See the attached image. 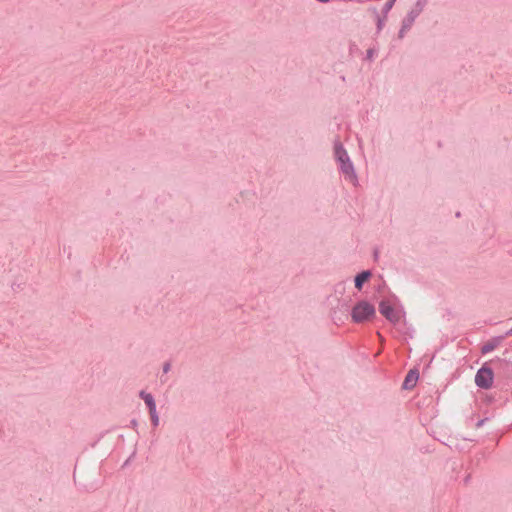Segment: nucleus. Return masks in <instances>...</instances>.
Returning a JSON list of instances; mask_svg holds the SVG:
<instances>
[{
	"instance_id": "obj_1",
	"label": "nucleus",
	"mask_w": 512,
	"mask_h": 512,
	"mask_svg": "<svg viewBox=\"0 0 512 512\" xmlns=\"http://www.w3.org/2000/svg\"><path fill=\"white\" fill-rule=\"evenodd\" d=\"M334 155L337 162L339 163L340 171L344 175L345 179L351 182L354 186H357L358 177L355 172L353 163L350 160L347 151L339 141L334 143Z\"/></svg>"
},
{
	"instance_id": "obj_2",
	"label": "nucleus",
	"mask_w": 512,
	"mask_h": 512,
	"mask_svg": "<svg viewBox=\"0 0 512 512\" xmlns=\"http://www.w3.org/2000/svg\"><path fill=\"white\" fill-rule=\"evenodd\" d=\"M375 307L369 302L359 301L352 309L351 317L355 323H362L375 317Z\"/></svg>"
},
{
	"instance_id": "obj_3",
	"label": "nucleus",
	"mask_w": 512,
	"mask_h": 512,
	"mask_svg": "<svg viewBox=\"0 0 512 512\" xmlns=\"http://www.w3.org/2000/svg\"><path fill=\"white\" fill-rule=\"evenodd\" d=\"M428 0H417L411 10L407 13V15L402 20L404 23V28H411L416 18L422 13L424 10Z\"/></svg>"
},
{
	"instance_id": "obj_4",
	"label": "nucleus",
	"mask_w": 512,
	"mask_h": 512,
	"mask_svg": "<svg viewBox=\"0 0 512 512\" xmlns=\"http://www.w3.org/2000/svg\"><path fill=\"white\" fill-rule=\"evenodd\" d=\"M475 383L478 387L489 389L493 383V371L488 367L480 368L475 376Z\"/></svg>"
},
{
	"instance_id": "obj_5",
	"label": "nucleus",
	"mask_w": 512,
	"mask_h": 512,
	"mask_svg": "<svg viewBox=\"0 0 512 512\" xmlns=\"http://www.w3.org/2000/svg\"><path fill=\"white\" fill-rule=\"evenodd\" d=\"M380 313L391 323L396 324L400 321V312L395 310L388 301L382 300L379 304Z\"/></svg>"
},
{
	"instance_id": "obj_6",
	"label": "nucleus",
	"mask_w": 512,
	"mask_h": 512,
	"mask_svg": "<svg viewBox=\"0 0 512 512\" xmlns=\"http://www.w3.org/2000/svg\"><path fill=\"white\" fill-rule=\"evenodd\" d=\"M418 378H419L418 371L414 370V369L410 370L404 379L403 388L404 389L414 388L417 383Z\"/></svg>"
},
{
	"instance_id": "obj_7",
	"label": "nucleus",
	"mask_w": 512,
	"mask_h": 512,
	"mask_svg": "<svg viewBox=\"0 0 512 512\" xmlns=\"http://www.w3.org/2000/svg\"><path fill=\"white\" fill-rule=\"evenodd\" d=\"M504 337H498V338H495L487 343H485L482 348H481V352L483 354H487L489 352H492L500 343L501 341L503 340Z\"/></svg>"
},
{
	"instance_id": "obj_8",
	"label": "nucleus",
	"mask_w": 512,
	"mask_h": 512,
	"mask_svg": "<svg viewBox=\"0 0 512 512\" xmlns=\"http://www.w3.org/2000/svg\"><path fill=\"white\" fill-rule=\"evenodd\" d=\"M371 277V272L369 270H366V271H363L361 273H359L356 277H355V287L358 289V290H361L362 289V286H363V283L365 281H367L369 278Z\"/></svg>"
},
{
	"instance_id": "obj_9",
	"label": "nucleus",
	"mask_w": 512,
	"mask_h": 512,
	"mask_svg": "<svg viewBox=\"0 0 512 512\" xmlns=\"http://www.w3.org/2000/svg\"><path fill=\"white\" fill-rule=\"evenodd\" d=\"M139 396H140L141 399H143V401L147 405L149 411H152V410L156 409V404H155L154 398H153V396L150 393H147L145 391H141L139 393Z\"/></svg>"
},
{
	"instance_id": "obj_10",
	"label": "nucleus",
	"mask_w": 512,
	"mask_h": 512,
	"mask_svg": "<svg viewBox=\"0 0 512 512\" xmlns=\"http://www.w3.org/2000/svg\"><path fill=\"white\" fill-rule=\"evenodd\" d=\"M372 12H373V14L375 15V18H376L377 33H379L383 29L387 17H385L384 14H383V16H380L378 11H377V9H375V8L372 10Z\"/></svg>"
},
{
	"instance_id": "obj_11",
	"label": "nucleus",
	"mask_w": 512,
	"mask_h": 512,
	"mask_svg": "<svg viewBox=\"0 0 512 512\" xmlns=\"http://www.w3.org/2000/svg\"><path fill=\"white\" fill-rule=\"evenodd\" d=\"M396 0H388L384 6L382 7V14L385 15V17H387V14L390 12V10L392 9V7L394 6V3H395Z\"/></svg>"
},
{
	"instance_id": "obj_12",
	"label": "nucleus",
	"mask_w": 512,
	"mask_h": 512,
	"mask_svg": "<svg viewBox=\"0 0 512 512\" xmlns=\"http://www.w3.org/2000/svg\"><path fill=\"white\" fill-rule=\"evenodd\" d=\"M149 414H150L151 422H152L153 426L157 427L159 425V416L157 414L156 409L149 411Z\"/></svg>"
},
{
	"instance_id": "obj_13",
	"label": "nucleus",
	"mask_w": 512,
	"mask_h": 512,
	"mask_svg": "<svg viewBox=\"0 0 512 512\" xmlns=\"http://www.w3.org/2000/svg\"><path fill=\"white\" fill-rule=\"evenodd\" d=\"M409 29H410V28H404V23H402L401 28H400L399 33H398V37H399L400 39H402V38L404 37L405 33H406Z\"/></svg>"
},
{
	"instance_id": "obj_14",
	"label": "nucleus",
	"mask_w": 512,
	"mask_h": 512,
	"mask_svg": "<svg viewBox=\"0 0 512 512\" xmlns=\"http://www.w3.org/2000/svg\"><path fill=\"white\" fill-rule=\"evenodd\" d=\"M374 53H375V50H374V49H372V48H371V49H368V50H367V55H366L367 59L372 60V59H373V57H374Z\"/></svg>"
},
{
	"instance_id": "obj_15",
	"label": "nucleus",
	"mask_w": 512,
	"mask_h": 512,
	"mask_svg": "<svg viewBox=\"0 0 512 512\" xmlns=\"http://www.w3.org/2000/svg\"><path fill=\"white\" fill-rule=\"evenodd\" d=\"M171 369V364L169 362L164 363L163 365V372L168 373Z\"/></svg>"
},
{
	"instance_id": "obj_16",
	"label": "nucleus",
	"mask_w": 512,
	"mask_h": 512,
	"mask_svg": "<svg viewBox=\"0 0 512 512\" xmlns=\"http://www.w3.org/2000/svg\"><path fill=\"white\" fill-rule=\"evenodd\" d=\"M505 336H512V328L506 332Z\"/></svg>"
},
{
	"instance_id": "obj_17",
	"label": "nucleus",
	"mask_w": 512,
	"mask_h": 512,
	"mask_svg": "<svg viewBox=\"0 0 512 512\" xmlns=\"http://www.w3.org/2000/svg\"><path fill=\"white\" fill-rule=\"evenodd\" d=\"M131 425H132L133 427L137 426V421H136V420H132V421H131Z\"/></svg>"
},
{
	"instance_id": "obj_18",
	"label": "nucleus",
	"mask_w": 512,
	"mask_h": 512,
	"mask_svg": "<svg viewBox=\"0 0 512 512\" xmlns=\"http://www.w3.org/2000/svg\"><path fill=\"white\" fill-rule=\"evenodd\" d=\"M483 420H480L478 423H477V427H480L482 424H483Z\"/></svg>"
}]
</instances>
